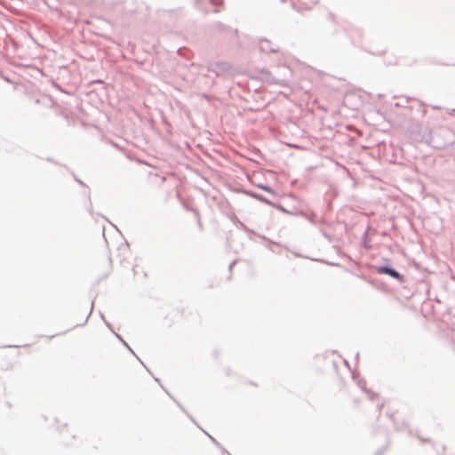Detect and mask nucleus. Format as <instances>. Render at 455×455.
I'll list each match as a JSON object with an SVG mask.
<instances>
[{"instance_id": "nucleus-2", "label": "nucleus", "mask_w": 455, "mask_h": 455, "mask_svg": "<svg viewBox=\"0 0 455 455\" xmlns=\"http://www.w3.org/2000/svg\"><path fill=\"white\" fill-rule=\"evenodd\" d=\"M391 269H392V268H389V267H382L379 268V273H380V274H387V275H388V274H389V272L391 271Z\"/></svg>"}, {"instance_id": "nucleus-1", "label": "nucleus", "mask_w": 455, "mask_h": 455, "mask_svg": "<svg viewBox=\"0 0 455 455\" xmlns=\"http://www.w3.org/2000/svg\"><path fill=\"white\" fill-rule=\"evenodd\" d=\"M388 275H389L390 276H392V277H394V278L397 279V280H400V281H402V280H403L402 275H401L398 272H396L395 270H394V269H391V271L389 272V274H388Z\"/></svg>"}]
</instances>
